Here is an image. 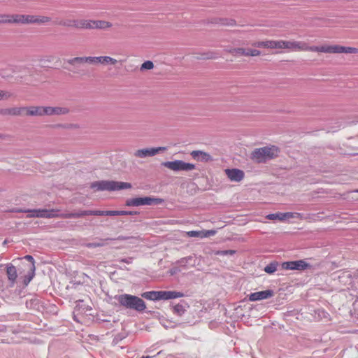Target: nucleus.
<instances>
[{
    "label": "nucleus",
    "mask_w": 358,
    "mask_h": 358,
    "mask_svg": "<svg viewBox=\"0 0 358 358\" xmlns=\"http://www.w3.org/2000/svg\"><path fill=\"white\" fill-rule=\"evenodd\" d=\"M68 64L74 66L73 70H71L74 73H78V71L77 69L79 68V66L84 63H87L90 64H115L117 63V60L114 58H112L109 56H99V57H77L72 59H70L67 61Z\"/></svg>",
    "instance_id": "obj_1"
},
{
    "label": "nucleus",
    "mask_w": 358,
    "mask_h": 358,
    "mask_svg": "<svg viewBox=\"0 0 358 358\" xmlns=\"http://www.w3.org/2000/svg\"><path fill=\"white\" fill-rule=\"evenodd\" d=\"M115 299L122 306L127 308L133 309L139 312L143 311L146 308V305L144 301L136 296L123 294L116 295Z\"/></svg>",
    "instance_id": "obj_2"
},
{
    "label": "nucleus",
    "mask_w": 358,
    "mask_h": 358,
    "mask_svg": "<svg viewBox=\"0 0 358 358\" xmlns=\"http://www.w3.org/2000/svg\"><path fill=\"white\" fill-rule=\"evenodd\" d=\"M303 51L320 52L325 53H358V49L352 47H344L338 45L308 46L306 43H304V49Z\"/></svg>",
    "instance_id": "obj_3"
},
{
    "label": "nucleus",
    "mask_w": 358,
    "mask_h": 358,
    "mask_svg": "<svg viewBox=\"0 0 358 358\" xmlns=\"http://www.w3.org/2000/svg\"><path fill=\"white\" fill-rule=\"evenodd\" d=\"M90 187L96 189V191H116L129 189L131 187V185L125 182L100 180L92 182L90 185Z\"/></svg>",
    "instance_id": "obj_4"
},
{
    "label": "nucleus",
    "mask_w": 358,
    "mask_h": 358,
    "mask_svg": "<svg viewBox=\"0 0 358 358\" xmlns=\"http://www.w3.org/2000/svg\"><path fill=\"white\" fill-rule=\"evenodd\" d=\"M278 148L274 145L255 149L251 154L252 160L257 163H264L278 156Z\"/></svg>",
    "instance_id": "obj_5"
},
{
    "label": "nucleus",
    "mask_w": 358,
    "mask_h": 358,
    "mask_svg": "<svg viewBox=\"0 0 358 358\" xmlns=\"http://www.w3.org/2000/svg\"><path fill=\"white\" fill-rule=\"evenodd\" d=\"M33 214V217H45V218H52L56 217H62L64 218H78L83 216L87 215V210H82L78 213H71L66 214H59L58 210H34Z\"/></svg>",
    "instance_id": "obj_6"
},
{
    "label": "nucleus",
    "mask_w": 358,
    "mask_h": 358,
    "mask_svg": "<svg viewBox=\"0 0 358 358\" xmlns=\"http://www.w3.org/2000/svg\"><path fill=\"white\" fill-rule=\"evenodd\" d=\"M184 294L176 291H150L142 294V296L148 300H169L182 297Z\"/></svg>",
    "instance_id": "obj_7"
},
{
    "label": "nucleus",
    "mask_w": 358,
    "mask_h": 358,
    "mask_svg": "<svg viewBox=\"0 0 358 358\" xmlns=\"http://www.w3.org/2000/svg\"><path fill=\"white\" fill-rule=\"evenodd\" d=\"M164 203V199L153 196L135 197L128 199L126 201V206H154L159 205Z\"/></svg>",
    "instance_id": "obj_8"
},
{
    "label": "nucleus",
    "mask_w": 358,
    "mask_h": 358,
    "mask_svg": "<svg viewBox=\"0 0 358 358\" xmlns=\"http://www.w3.org/2000/svg\"><path fill=\"white\" fill-rule=\"evenodd\" d=\"M162 166L174 171H189L195 169L194 164L185 162L182 160L165 162L162 163Z\"/></svg>",
    "instance_id": "obj_9"
},
{
    "label": "nucleus",
    "mask_w": 358,
    "mask_h": 358,
    "mask_svg": "<svg viewBox=\"0 0 358 358\" xmlns=\"http://www.w3.org/2000/svg\"><path fill=\"white\" fill-rule=\"evenodd\" d=\"M310 266L304 260L285 262L282 264V268L285 270L303 271Z\"/></svg>",
    "instance_id": "obj_10"
},
{
    "label": "nucleus",
    "mask_w": 358,
    "mask_h": 358,
    "mask_svg": "<svg viewBox=\"0 0 358 358\" xmlns=\"http://www.w3.org/2000/svg\"><path fill=\"white\" fill-rule=\"evenodd\" d=\"M166 147L149 148L138 150L134 152V156L138 158H146L153 157L158 154L160 151H165Z\"/></svg>",
    "instance_id": "obj_11"
},
{
    "label": "nucleus",
    "mask_w": 358,
    "mask_h": 358,
    "mask_svg": "<svg viewBox=\"0 0 358 358\" xmlns=\"http://www.w3.org/2000/svg\"><path fill=\"white\" fill-rule=\"evenodd\" d=\"M228 178L232 182H240L245 176L243 171L238 169H227L224 170Z\"/></svg>",
    "instance_id": "obj_12"
},
{
    "label": "nucleus",
    "mask_w": 358,
    "mask_h": 358,
    "mask_svg": "<svg viewBox=\"0 0 358 358\" xmlns=\"http://www.w3.org/2000/svg\"><path fill=\"white\" fill-rule=\"evenodd\" d=\"M273 292L271 289H266L264 291L251 293L249 295V300L250 301H257L263 299H266L271 297Z\"/></svg>",
    "instance_id": "obj_13"
},
{
    "label": "nucleus",
    "mask_w": 358,
    "mask_h": 358,
    "mask_svg": "<svg viewBox=\"0 0 358 358\" xmlns=\"http://www.w3.org/2000/svg\"><path fill=\"white\" fill-rule=\"evenodd\" d=\"M25 114L29 116L47 115V106H30L25 107Z\"/></svg>",
    "instance_id": "obj_14"
},
{
    "label": "nucleus",
    "mask_w": 358,
    "mask_h": 358,
    "mask_svg": "<svg viewBox=\"0 0 358 358\" xmlns=\"http://www.w3.org/2000/svg\"><path fill=\"white\" fill-rule=\"evenodd\" d=\"M6 274L8 277V280L9 281V284L10 287H13L16 281L17 277V273L16 267L14 266L12 264L9 263L6 265Z\"/></svg>",
    "instance_id": "obj_15"
},
{
    "label": "nucleus",
    "mask_w": 358,
    "mask_h": 358,
    "mask_svg": "<svg viewBox=\"0 0 358 358\" xmlns=\"http://www.w3.org/2000/svg\"><path fill=\"white\" fill-rule=\"evenodd\" d=\"M190 155L194 159H197L201 162H207L213 160L211 155L203 151L193 150Z\"/></svg>",
    "instance_id": "obj_16"
},
{
    "label": "nucleus",
    "mask_w": 358,
    "mask_h": 358,
    "mask_svg": "<svg viewBox=\"0 0 358 358\" xmlns=\"http://www.w3.org/2000/svg\"><path fill=\"white\" fill-rule=\"evenodd\" d=\"M31 15L13 14V24H31Z\"/></svg>",
    "instance_id": "obj_17"
},
{
    "label": "nucleus",
    "mask_w": 358,
    "mask_h": 358,
    "mask_svg": "<svg viewBox=\"0 0 358 358\" xmlns=\"http://www.w3.org/2000/svg\"><path fill=\"white\" fill-rule=\"evenodd\" d=\"M25 109H26L25 107H19V108L13 107V108H6L3 110L2 113L4 115L17 116V115H21L24 114V113L25 112Z\"/></svg>",
    "instance_id": "obj_18"
},
{
    "label": "nucleus",
    "mask_w": 358,
    "mask_h": 358,
    "mask_svg": "<svg viewBox=\"0 0 358 358\" xmlns=\"http://www.w3.org/2000/svg\"><path fill=\"white\" fill-rule=\"evenodd\" d=\"M287 48L294 51H303L304 49V42L302 41H287Z\"/></svg>",
    "instance_id": "obj_19"
},
{
    "label": "nucleus",
    "mask_w": 358,
    "mask_h": 358,
    "mask_svg": "<svg viewBox=\"0 0 358 358\" xmlns=\"http://www.w3.org/2000/svg\"><path fill=\"white\" fill-rule=\"evenodd\" d=\"M68 112L69 110L66 108L47 106V115H62L66 114Z\"/></svg>",
    "instance_id": "obj_20"
},
{
    "label": "nucleus",
    "mask_w": 358,
    "mask_h": 358,
    "mask_svg": "<svg viewBox=\"0 0 358 358\" xmlns=\"http://www.w3.org/2000/svg\"><path fill=\"white\" fill-rule=\"evenodd\" d=\"M253 46L257 48H266L275 49V41H257L252 44Z\"/></svg>",
    "instance_id": "obj_21"
},
{
    "label": "nucleus",
    "mask_w": 358,
    "mask_h": 358,
    "mask_svg": "<svg viewBox=\"0 0 358 358\" xmlns=\"http://www.w3.org/2000/svg\"><path fill=\"white\" fill-rule=\"evenodd\" d=\"M93 24H94L93 20H76V28L90 29H92Z\"/></svg>",
    "instance_id": "obj_22"
},
{
    "label": "nucleus",
    "mask_w": 358,
    "mask_h": 358,
    "mask_svg": "<svg viewBox=\"0 0 358 358\" xmlns=\"http://www.w3.org/2000/svg\"><path fill=\"white\" fill-rule=\"evenodd\" d=\"M31 17L32 19L31 24H45L49 22L51 20V18L48 16L31 15Z\"/></svg>",
    "instance_id": "obj_23"
},
{
    "label": "nucleus",
    "mask_w": 358,
    "mask_h": 358,
    "mask_svg": "<svg viewBox=\"0 0 358 358\" xmlns=\"http://www.w3.org/2000/svg\"><path fill=\"white\" fill-rule=\"evenodd\" d=\"M92 29H106L112 26V24L109 22L103 20H93Z\"/></svg>",
    "instance_id": "obj_24"
},
{
    "label": "nucleus",
    "mask_w": 358,
    "mask_h": 358,
    "mask_svg": "<svg viewBox=\"0 0 358 358\" xmlns=\"http://www.w3.org/2000/svg\"><path fill=\"white\" fill-rule=\"evenodd\" d=\"M27 308L37 309L40 306V300L36 297H33L26 302Z\"/></svg>",
    "instance_id": "obj_25"
},
{
    "label": "nucleus",
    "mask_w": 358,
    "mask_h": 358,
    "mask_svg": "<svg viewBox=\"0 0 358 358\" xmlns=\"http://www.w3.org/2000/svg\"><path fill=\"white\" fill-rule=\"evenodd\" d=\"M35 275V266L32 265L30 268V271L24 276L23 283L25 286L28 285Z\"/></svg>",
    "instance_id": "obj_26"
},
{
    "label": "nucleus",
    "mask_w": 358,
    "mask_h": 358,
    "mask_svg": "<svg viewBox=\"0 0 358 358\" xmlns=\"http://www.w3.org/2000/svg\"><path fill=\"white\" fill-rule=\"evenodd\" d=\"M278 266L277 262H272L264 267V271L268 274H272L277 270Z\"/></svg>",
    "instance_id": "obj_27"
},
{
    "label": "nucleus",
    "mask_w": 358,
    "mask_h": 358,
    "mask_svg": "<svg viewBox=\"0 0 358 358\" xmlns=\"http://www.w3.org/2000/svg\"><path fill=\"white\" fill-rule=\"evenodd\" d=\"M215 22L224 26L232 27L236 24V21L234 20L227 18H220L217 21H215Z\"/></svg>",
    "instance_id": "obj_28"
},
{
    "label": "nucleus",
    "mask_w": 358,
    "mask_h": 358,
    "mask_svg": "<svg viewBox=\"0 0 358 358\" xmlns=\"http://www.w3.org/2000/svg\"><path fill=\"white\" fill-rule=\"evenodd\" d=\"M13 15L2 14L0 15V23L1 24H13Z\"/></svg>",
    "instance_id": "obj_29"
},
{
    "label": "nucleus",
    "mask_w": 358,
    "mask_h": 358,
    "mask_svg": "<svg viewBox=\"0 0 358 358\" xmlns=\"http://www.w3.org/2000/svg\"><path fill=\"white\" fill-rule=\"evenodd\" d=\"M76 20H61L59 22H57L55 24L64 26V27H76Z\"/></svg>",
    "instance_id": "obj_30"
},
{
    "label": "nucleus",
    "mask_w": 358,
    "mask_h": 358,
    "mask_svg": "<svg viewBox=\"0 0 358 358\" xmlns=\"http://www.w3.org/2000/svg\"><path fill=\"white\" fill-rule=\"evenodd\" d=\"M299 216V213H292V212L281 213V221H284L285 220L290 219V218L298 217Z\"/></svg>",
    "instance_id": "obj_31"
},
{
    "label": "nucleus",
    "mask_w": 358,
    "mask_h": 358,
    "mask_svg": "<svg viewBox=\"0 0 358 358\" xmlns=\"http://www.w3.org/2000/svg\"><path fill=\"white\" fill-rule=\"evenodd\" d=\"M194 259V257L192 256H188L184 258H182L179 261V264L181 266H185L186 264H189L190 266H193L194 265V262H192Z\"/></svg>",
    "instance_id": "obj_32"
},
{
    "label": "nucleus",
    "mask_w": 358,
    "mask_h": 358,
    "mask_svg": "<svg viewBox=\"0 0 358 358\" xmlns=\"http://www.w3.org/2000/svg\"><path fill=\"white\" fill-rule=\"evenodd\" d=\"M173 312L178 315H182L185 312V307L183 304L178 303L173 306Z\"/></svg>",
    "instance_id": "obj_33"
},
{
    "label": "nucleus",
    "mask_w": 358,
    "mask_h": 358,
    "mask_svg": "<svg viewBox=\"0 0 358 358\" xmlns=\"http://www.w3.org/2000/svg\"><path fill=\"white\" fill-rule=\"evenodd\" d=\"M235 253H236V250H216L214 252V254L215 255H219V256L233 255Z\"/></svg>",
    "instance_id": "obj_34"
},
{
    "label": "nucleus",
    "mask_w": 358,
    "mask_h": 358,
    "mask_svg": "<svg viewBox=\"0 0 358 358\" xmlns=\"http://www.w3.org/2000/svg\"><path fill=\"white\" fill-rule=\"evenodd\" d=\"M203 234H204V232L202 231H189L187 232V235L189 237H206V234L203 235Z\"/></svg>",
    "instance_id": "obj_35"
},
{
    "label": "nucleus",
    "mask_w": 358,
    "mask_h": 358,
    "mask_svg": "<svg viewBox=\"0 0 358 358\" xmlns=\"http://www.w3.org/2000/svg\"><path fill=\"white\" fill-rule=\"evenodd\" d=\"M287 41H275V49H287Z\"/></svg>",
    "instance_id": "obj_36"
},
{
    "label": "nucleus",
    "mask_w": 358,
    "mask_h": 358,
    "mask_svg": "<svg viewBox=\"0 0 358 358\" xmlns=\"http://www.w3.org/2000/svg\"><path fill=\"white\" fill-rule=\"evenodd\" d=\"M87 215H97V216H103L106 213V210H87Z\"/></svg>",
    "instance_id": "obj_37"
},
{
    "label": "nucleus",
    "mask_w": 358,
    "mask_h": 358,
    "mask_svg": "<svg viewBox=\"0 0 358 358\" xmlns=\"http://www.w3.org/2000/svg\"><path fill=\"white\" fill-rule=\"evenodd\" d=\"M153 67H154V64H153L152 62H151V61H145L141 65V70H145V69L150 70V69H153Z\"/></svg>",
    "instance_id": "obj_38"
},
{
    "label": "nucleus",
    "mask_w": 358,
    "mask_h": 358,
    "mask_svg": "<svg viewBox=\"0 0 358 358\" xmlns=\"http://www.w3.org/2000/svg\"><path fill=\"white\" fill-rule=\"evenodd\" d=\"M266 218L271 220H278L281 221V213L268 214L266 215Z\"/></svg>",
    "instance_id": "obj_39"
},
{
    "label": "nucleus",
    "mask_w": 358,
    "mask_h": 358,
    "mask_svg": "<svg viewBox=\"0 0 358 358\" xmlns=\"http://www.w3.org/2000/svg\"><path fill=\"white\" fill-rule=\"evenodd\" d=\"M106 216L120 215V210H106Z\"/></svg>",
    "instance_id": "obj_40"
},
{
    "label": "nucleus",
    "mask_w": 358,
    "mask_h": 358,
    "mask_svg": "<svg viewBox=\"0 0 358 358\" xmlns=\"http://www.w3.org/2000/svg\"><path fill=\"white\" fill-rule=\"evenodd\" d=\"M244 49L242 48H235L232 50V53L236 55H243Z\"/></svg>",
    "instance_id": "obj_41"
},
{
    "label": "nucleus",
    "mask_w": 358,
    "mask_h": 358,
    "mask_svg": "<svg viewBox=\"0 0 358 358\" xmlns=\"http://www.w3.org/2000/svg\"><path fill=\"white\" fill-rule=\"evenodd\" d=\"M138 213L137 211L120 210V215H133Z\"/></svg>",
    "instance_id": "obj_42"
},
{
    "label": "nucleus",
    "mask_w": 358,
    "mask_h": 358,
    "mask_svg": "<svg viewBox=\"0 0 358 358\" xmlns=\"http://www.w3.org/2000/svg\"><path fill=\"white\" fill-rule=\"evenodd\" d=\"M260 51L256 49H250V56H258L260 55Z\"/></svg>",
    "instance_id": "obj_43"
},
{
    "label": "nucleus",
    "mask_w": 358,
    "mask_h": 358,
    "mask_svg": "<svg viewBox=\"0 0 358 358\" xmlns=\"http://www.w3.org/2000/svg\"><path fill=\"white\" fill-rule=\"evenodd\" d=\"M203 231L204 232V234H203V235L206 234V237L208 236H210V235L215 234V231H214V230H208V231Z\"/></svg>",
    "instance_id": "obj_44"
},
{
    "label": "nucleus",
    "mask_w": 358,
    "mask_h": 358,
    "mask_svg": "<svg viewBox=\"0 0 358 358\" xmlns=\"http://www.w3.org/2000/svg\"><path fill=\"white\" fill-rule=\"evenodd\" d=\"M24 259H27L28 261H29L31 263V266L34 265V259L33 258L32 256L31 255H26L24 257Z\"/></svg>",
    "instance_id": "obj_45"
},
{
    "label": "nucleus",
    "mask_w": 358,
    "mask_h": 358,
    "mask_svg": "<svg viewBox=\"0 0 358 358\" xmlns=\"http://www.w3.org/2000/svg\"><path fill=\"white\" fill-rule=\"evenodd\" d=\"M102 245L101 243H90L88 244V247H99V246H101Z\"/></svg>",
    "instance_id": "obj_46"
},
{
    "label": "nucleus",
    "mask_w": 358,
    "mask_h": 358,
    "mask_svg": "<svg viewBox=\"0 0 358 358\" xmlns=\"http://www.w3.org/2000/svg\"><path fill=\"white\" fill-rule=\"evenodd\" d=\"M250 49H244L243 55H245V56H250Z\"/></svg>",
    "instance_id": "obj_47"
},
{
    "label": "nucleus",
    "mask_w": 358,
    "mask_h": 358,
    "mask_svg": "<svg viewBox=\"0 0 358 358\" xmlns=\"http://www.w3.org/2000/svg\"><path fill=\"white\" fill-rule=\"evenodd\" d=\"M121 262H125L127 264H130L131 262V259L130 258H129V259H121Z\"/></svg>",
    "instance_id": "obj_48"
},
{
    "label": "nucleus",
    "mask_w": 358,
    "mask_h": 358,
    "mask_svg": "<svg viewBox=\"0 0 358 358\" xmlns=\"http://www.w3.org/2000/svg\"><path fill=\"white\" fill-rule=\"evenodd\" d=\"M6 94V92H4L3 91H0V98L4 96Z\"/></svg>",
    "instance_id": "obj_49"
},
{
    "label": "nucleus",
    "mask_w": 358,
    "mask_h": 358,
    "mask_svg": "<svg viewBox=\"0 0 358 358\" xmlns=\"http://www.w3.org/2000/svg\"><path fill=\"white\" fill-rule=\"evenodd\" d=\"M357 192H358V191H357Z\"/></svg>",
    "instance_id": "obj_50"
}]
</instances>
